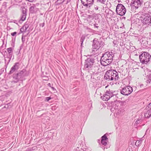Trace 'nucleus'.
<instances>
[{
	"mask_svg": "<svg viewBox=\"0 0 151 151\" xmlns=\"http://www.w3.org/2000/svg\"><path fill=\"white\" fill-rule=\"evenodd\" d=\"M142 0H132L131 6L133 9L138 8L142 4Z\"/></svg>",
	"mask_w": 151,
	"mask_h": 151,
	"instance_id": "nucleus-6",
	"label": "nucleus"
},
{
	"mask_svg": "<svg viewBox=\"0 0 151 151\" xmlns=\"http://www.w3.org/2000/svg\"><path fill=\"white\" fill-rule=\"evenodd\" d=\"M139 19L143 24H147L151 23V17L146 14H141Z\"/></svg>",
	"mask_w": 151,
	"mask_h": 151,
	"instance_id": "nucleus-4",
	"label": "nucleus"
},
{
	"mask_svg": "<svg viewBox=\"0 0 151 151\" xmlns=\"http://www.w3.org/2000/svg\"><path fill=\"white\" fill-rule=\"evenodd\" d=\"M111 70H109L106 72L105 76L104 78L108 81H111Z\"/></svg>",
	"mask_w": 151,
	"mask_h": 151,
	"instance_id": "nucleus-9",
	"label": "nucleus"
},
{
	"mask_svg": "<svg viewBox=\"0 0 151 151\" xmlns=\"http://www.w3.org/2000/svg\"><path fill=\"white\" fill-rule=\"evenodd\" d=\"M51 99V98L50 97H47L46 98V101H48L50 100Z\"/></svg>",
	"mask_w": 151,
	"mask_h": 151,
	"instance_id": "nucleus-18",
	"label": "nucleus"
},
{
	"mask_svg": "<svg viewBox=\"0 0 151 151\" xmlns=\"http://www.w3.org/2000/svg\"><path fill=\"white\" fill-rule=\"evenodd\" d=\"M140 62L142 64H146L150 60V56L146 52H144L139 56Z\"/></svg>",
	"mask_w": 151,
	"mask_h": 151,
	"instance_id": "nucleus-2",
	"label": "nucleus"
},
{
	"mask_svg": "<svg viewBox=\"0 0 151 151\" xmlns=\"http://www.w3.org/2000/svg\"><path fill=\"white\" fill-rule=\"evenodd\" d=\"M94 63L93 60H90V61L87 63V65L86 66L87 68H91L93 65Z\"/></svg>",
	"mask_w": 151,
	"mask_h": 151,
	"instance_id": "nucleus-12",
	"label": "nucleus"
},
{
	"mask_svg": "<svg viewBox=\"0 0 151 151\" xmlns=\"http://www.w3.org/2000/svg\"><path fill=\"white\" fill-rule=\"evenodd\" d=\"M112 61V56L109 53H106L104 54L101 58V63L104 66L109 65Z\"/></svg>",
	"mask_w": 151,
	"mask_h": 151,
	"instance_id": "nucleus-1",
	"label": "nucleus"
},
{
	"mask_svg": "<svg viewBox=\"0 0 151 151\" xmlns=\"http://www.w3.org/2000/svg\"><path fill=\"white\" fill-rule=\"evenodd\" d=\"M137 142H136V143H135V144H136V143H137Z\"/></svg>",
	"mask_w": 151,
	"mask_h": 151,
	"instance_id": "nucleus-21",
	"label": "nucleus"
},
{
	"mask_svg": "<svg viewBox=\"0 0 151 151\" xmlns=\"http://www.w3.org/2000/svg\"><path fill=\"white\" fill-rule=\"evenodd\" d=\"M108 139L106 134H104L101 137V142L102 144L104 145H106L108 142Z\"/></svg>",
	"mask_w": 151,
	"mask_h": 151,
	"instance_id": "nucleus-10",
	"label": "nucleus"
},
{
	"mask_svg": "<svg viewBox=\"0 0 151 151\" xmlns=\"http://www.w3.org/2000/svg\"><path fill=\"white\" fill-rule=\"evenodd\" d=\"M26 1H29L30 2H32L34 0H26Z\"/></svg>",
	"mask_w": 151,
	"mask_h": 151,
	"instance_id": "nucleus-20",
	"label": "nucleus"
},
{
	"mask_svg": "<svg viewBox=\"0 0 151 151\" xmlns=\"http://www.w3.org/2000/svg\"><path fill=\"white\" fill-rule=\"evenodd\" d=\"M82 4L85 6H88L89 5L92 4L93 2V0H81Z\"/></svg>",
	"mask_w": 151,
	"mask_h": 151,
	"instance_id": "nucleus-11",
	"label": "nucleus"
},
{
	"mask_svg": "<svg viewBox=\"0 0 151 151\" xmlns=\"http://www.w3.org/2000/svg\"><path fill=\"white\" fill-rule=\"evenodd\" d=\"M111 81H116L118 79L119 76L117 72L115 70H111Z\"/></svg>",
	"mask_w": 151,
	"mask_h": 151,
	"instance_id": "nucleus-8",
	"label": "nucleus"
},
{
	"mask_svg": "<svg viewBox=\"0 0 151 151\" xmlns=\"http://www.w3.org/2000/svg\"><path fill=\"white\" fill-rule=\"evenodd\" d=\"M16 66L14 65L11 68V72H13L16 70Z\"/></svg>",
	"mask_w": 151,
	"mask_h": 151,
	"instance_id": "nucleus-16",
	"label": "nucleus"
},
{
	"mask_svg": "<svg viewBox=\"0 0 151 151\" xmlns=\"http://www.w3.org/2000/svg\"><path fill=\"white\" fill-rule=\"evenodd\" d=\"M116 11L117 14L122 16L126 13V9L122 4H118L116 6Z\"/></svg>",
	"mask_w": 151,
	"mask_h": 151,
	"instance_id": "nucleus-3",
	"label": "nucleus"
},
{
	"mask_svg": "<svg viewBox=\"0 0 151 151\" xmlns=\"http://www.w3.org/2000/svg\"><path fill=\"white\" fill-rule=\"evenodd\" d=\"M26 18V15L25 14H24L22 16V18H21V19L22 21H24L25 20Z\"/></svg>",
	"mask_w": 151,
	"mask_h": 151,
	"instance_id": "nucleus-15",
	"label": "nucleus"
},
{
	"mask_svg": "<svg viewBox=\"0 0 151 151\" xmlns=\"http://www.w3.org/2000/svg\"><path fill=\"white\" fill-rule=\"evenodd\" d=\"M151 116V111L150 110L147 111L145 114V116L146 118H149Z\"/></svg>",
	"mask_w": 151,
	"mask_h": 151,
	"instance_id": "nucleus-13",
	"label": "nucleus"
},
{
	"mask_svg": "<svg viewBox=\"0 0 151 151\" xmlns=\"http://www.w3.org/2000/svg\"><path fill=\"white\" fill-rule=\"evenodd\" d=\"M147 81L148 83H151V74L149 75Z\"/></svg>",
	"mask_w": 151,
	"mask_h": 151,
	"instance_id": "nucleus-14",
	"label": "nucleus"
},
{
	"mask_svg": "<svg viewBox=\"0 0 151 151\" xmlns=\"http://www.w3.org/2000/svg\"><path fill=\"white\" fill-rule=\"evenodd\" d=\"M132 91V88L130 86H127L122 88L121 93L124 95H128L130 94Z\"/></svg>",
	"mask_w": 151,
	"mask_h": 151,
	"instance_id": "nucleus-5",
	"label": "nucleus"
},
{
	"mask_svg": "<svg viewBox=\"0 0 151 151\" xmlns=\"http://www.w3.org/2000/svg\"><path fill=\"white\" fill-rule=\"evenodd\" d=\"M112 96L111 93L109 91H107L103 96L101 97V98L103 100L107 101Z\"/></svg>",
	"mask_w": 151,
	"mask_h": 151,
	"instance_id": "nucleus-7",
	"label": "nucleus"
},
{
	"mask_svg": "<svg viewBox=\"0 0 151 151\" xmlns=\"http://www.w3.org/2000/svg\"><path fill=\"white\" fill-rule=\"evenodd\" d=\"M116 99L115 100H114V101H112L111 102V104H114V102H116Z\"/></svg>",
	"mask_w": 151,
	"mask_h": 151,
	"instance_id": "nucleus-19",
	"label": "nucleus"
},
{
	"mask_svg": "<svg viewBox=\"0 0 151 151\" xmlns=\"http://www.w3.org/2000/svg\"><path fill=\"white\" fill-rule=\"evenodd\" d=\"M17 33L16 32H14L11 33V35L12 36H15L17 34Z\"/></svg>",
	"mask_w": 151,
	"mask_h": 151,
	"instance_id": "nucleus-17",
	"label": "nucleus"
}]
</instances>
